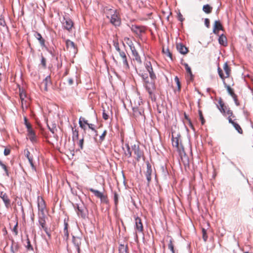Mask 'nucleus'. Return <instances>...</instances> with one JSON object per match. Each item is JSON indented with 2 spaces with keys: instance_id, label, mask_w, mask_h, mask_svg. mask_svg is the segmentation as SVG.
<instances>
[{
  "instance_id": "41",
  "label": "nucleus",
  "mask_w": 253,
  "mask_h": 253,
  "mask_svg": "<svg viewBox=\"0 0 253 253\" xmlns=\"http://www.w3.org/2000/svg\"><path fill=\"white\" fill-rule=\"evenodd\" d=\"M0 166L5 171V172L6 174V175L9 176V172H8V170L7 169V167L6 166V165H5L4 164H3L2 162L0 161Z\"/></svg>"
},
{
  "instance_id": "6",
  "label": "nucleus",
  "mask_w": 253,
  "mask_h": 253,
  "mask_svg": "<svg viewBox=\"0 0 253 253\" xmlns=\"http://www.w3.org/2000/svg\"><path fill=\"white\" fill-rule=\"evenodd\" d=\"M45 217L46 216L45 213L39 214L38 221L40 225L41 226L42 228L45 232L46 234L49 237L50 235L48 232L47 227L46 226Z\"/></svg>"
},
{
  "instance_id": "3",
  "label": "nucleus",
  "mask_w": 253,
  "mask_h": 253,
  "mask_svg": "<svg viewBox=\"0 0 253 253\" xmlns=\"http://www.w3.org/2000/svg\"><path fill=\"white\" fill-rule=\"evenodd\" d=\"M218 103L217 108L224 116L227 117V119L231 118L232 116L234 117L232 111L225 105L221 98L219 99Z\"/></svg>"
},
{
  "instance_id": "23",
  "label": "nucleus",
  "mask_w": 253,
  "mask_h": 253,
  "mask_svg": "<svg viewBox=\"0 0 253 253\" xmlns=\"http://www.w3.org/2000/svg\"><path fill=\"white\" fill-rule=\"evenodd\" d=\"M125 148L123 147V150L124 151V155L126 158H130L132 156V149L130 148L128 144H125Z\"/></svg>"
},
{
  "instance_id": "2",
  "label": "nucleus",
  "mask_w": 253,
  "mask_h": 253,
  "mask_svg": "<svg viewBox=\"0 0 253 253\" xmlns=\"http://www.w3.org/2000/svg\"><path fill=\"white\" fill-rule=\"evenodd\" d=\"M180 135H177L174 137L173 134H172V144L173 147H175L178 151L179 155L181 158V161L183 163H187L188 162V158L186 155L183 146L181 143H179V139Z\"/></svg>"
},
{
  "instance_id": "40",
  "label": "nucleus",
  "mask_w": 253,
  "mask_h": 253,
  "mask_svg": "<svg viewBox=\"0 0 253 253\" xmlns=\"http://www.w3.org/2000/svg\"><path fill=\"white\" fill-rule=\"evenodd\" d=\"M198 113L200 117V120L201 121V124L202 125H203L205 123V120L204 119L202 111L199 110L198 111Z\"/></svg>"
},
{
  "instance_id": "19",
  "label": "nucleus",
  "mask_w": 253,
  "mask_h": 253,
  "mask_svg": "<svg viewBox=\"0 0 253 253\" xmlns=\"http://www.w3.org/2000/svg\"><path fill=\"white\" fill-rule=\"evenodd\" d=\"M19 96L21 102V107L24 109V102H26V99H28L27 94L23 89L19 88Z\"/></svg>"
},
{
  "instance_id": "31",
  "label": "nucleus",
  "mask_w": 253,
  "mask_h": 253,
  "mask_svg": "<svg viewBox=\"0 0 253 253\" xmlns=\"http://www.w3.org/2000/svg\"><path fill=\"white\" fill-rule=\"evenodd\" d=\"M11 251L13 253H15L18 252L19 250V246L18 244L14 241H12L11 245Z\"/></svg>"
},
{
  "instance_id": "15",
  "label": "nucleus",
  "mask_w": 253,
  "mask_h": 253,
  "mask_svg": "<svg viewBox=\"0 0 253 253\" xmlns=\"http://www.w3.org/2000/svg\"><path fill=\"white\" fill-rule=\"evenodd\" d=\"M145 67L149 73L150 77L152 80H154L156 78V75L153 72L152 65L150 62L147 61L145 63Z\"/></svg>"
},
{
  "instance_id": "16",
  "label": "nucleus",
  "mask_w": 253,
  "mask_h": 253,
  "mask_svg": "<svg viewBox=\"0 0 253 253\" xmlns=\"http://www.w3.org/2000/svg\"><path fill=\"white\" fill-rule=\"evenodd\" d=\"M77 213L78 215L81 216L83 218H85L87 214V210L84 207L77 206Z\"/></svg>"
},
{
  "instance_id": "54",
  "label": "nucleus",
  "mask_w": 253,
  "mask_h": 253,
  "mask_svg": "<svg viewBox=\"0 0 253 253\" xmlns=\"http://www.w3.org/2000/svg\"><path fill=\"white\" fill-rule=\"evenodd\" d=\"M84 141V138H82L79 140V145L80 146L81 149H82L83 148Z\"/></svg>"
},
{
  "instance_id": "20",
  "label": "nucleus",
  "mask_w": 253,
  "mask_h": 253,
  "mask_svg": "<svg viewBox=\"0 0 253 253\" xmlns=\"http://www.w3.org/2000/svg\"><path fill=\"white\" fill-rule=\"evenodd\" d=\"M81 241V238L73 236L72 242L74 244L78 251H79V249H80Z\"/></svg>"
},
{
  "instance_id": "57",
  "label": "nucleus",
  "mask_w": 253,
  "mask_h": 253,
  "mask_svg": "<svg viewBox=\"0 0 253 253\" xmlns=\"http://www.w3.org/2000/svg\"><path fill=\"white\" fill-rule=\"evenodd\" d=\"M17 225H18V224L17 223L14 226V228L13 229V232H14L15 234L16 235H17V234H18V231H17Z\"/></svg>"
},
{
  "instance_id": "14",
  "label": "nucleus",
  "mask_w": 253,
  "mask_h": 253,
  "mask_svg": "<svg viewBox=\"0 0 253 253\" xmlns=\"http://www.w3.org/2000/svg\"><path fill=\"white\" fill-rule=\"evenodd\" d=\"M50 77L47 76L41 84V88L45 91L48 90V86L50 84Z\"/></svg>"
},
{
  "instance_id": "17",
  "label": "nucleus",
  "mask_w": 253,
  "mask_h": 253,
  "mask_svg": "<svg viewBox=\"0 0 253 253\" xmlns=\"http://www.w3.org/2000/svg\"><path fill=\"white\" fill-rule=\"evenodd\" d=\"M135 228L137 232L143 233V226L140 218L137 217L135 218Z\"/></svg>"
},
{
  "instance_id": "38",
  "label": "nucleus",
  "mask_w": 253,
  "mask_h": 253,
  "mask_svg": "<svg viewBox=\"0 0 253 253\" xmlns=\"http://www.w3.org/2000/svg\"><path fill=\"white\" fill-rule=\"evenodd\" d=\"M89 191L90 192H91L92 193H93L95 195V196H96L97 197H98L99 198L101 196V195L103 194L101 192H99V191L94 190L93 188H90Z\"/></svg>"
},
{
  "instance_id": "49",
  "label": "nucleus",
  "mask_w": 253,
  "mask_h": 253,
  "mask_svg": "<svg viewBox=\"0 0 253 253\" xmlns=\"http://www.w3.org/2000/svg\"><path fill=\"white\" fill-rule=\"evenodd\" d=\"M232 97V98L234 99V101L235 102V104L237 106H239L240 105V103H239V101L238 100L237 96L236 95V94L235 95V96H233Z\"/></svg>"
},
{
  "instance_id": "26",
  "label": "nucleus",
  "mask_w": 253,
  "mask_h": 253,
  "mask_svg": "<svg viewBox=\"0 0 253 253\" xmlns=\"http://www.w3.org/2000/svg\"><path fill=\"white\" fill-rule=\"evenodd\" d=\"M27 136L31 142H35L37 141V137L33 129H30L28 131Z\"/></svg>"
},
{
  "instance_id": "44",
  "label": "nucleus",
  "mask_w": 253,
  "mask_h": 253,
  "mask_svg": "<svg viewBox=\"0 0 253 253\" xmlns=\"http://www.w3.org/2000/svg\"><path fill=\"white\" fill-rule=\"evenodd\" d=\"M88 126L90 129H91L92 130L94 131L95 132V136H97L98 135L97 131L95 129L94 125L92 124H88Z\"/></svg>"
},
{
  "instance_id": "55",
  "label": "nucleus",
  "mask_w": 253,
  "mask_h": 253,
  "mask_svg": "<svg viewBox=\"0 0 253 253\" xmlns=\"http://www.w3.org/2000/svg\"><path fill=\"white\" fill-rule=\"evenodd\" d=\"M10 150L9 149L5 148L4 150V154L5 156H7L10 154Z\"/></svg>"
},
{
  "instance_id": "59",
  "label": "nucleus",
  "mask_w": 253,
  "mask_h": 253,
  "mask_svg": "<svg viewBox=\"0 0 253 253\" xmlns=\"http://www.w3.org/2000/svg\"><path fill=\"white\" fill-rule=\"evenodd\" d=\"M67 81H68V84L70 85L72 84L74 82L73 80L72 79H69Z\"/></svg>"
},
{
  "instance_id": "51",
  "label": "nucleus",
  "mask_w": 253,
  "mask_h": 253,
  "mask_svg": "<svg viewBox=\"0 0 253 253\" xmlns=\"http://www.w3.org/2000/svg\"><path fill=\"white\" fill-rule=\"evenodd\" d=\"M205 24L207 28H209L210 26V20L208 18H206L205 19Z\"/></svg>"
},
{
  "instance_id": "62",
  "label": "nucleus",
  "mask_w": 253,
  "mask_h": 253,
  "mask_svg": "<svg viewBox=\"0 0 253 253\" xmlns=\"http://www.w3.org/2000/svg\"><path fill=\"white\" fill-rule=\"evenodd\" d=\"M184 118L187 121V122H189V120H190L188 115L185 113H184Z\"/></svg>"
},
{
  "instance_id": "9",
  "label": "nucleus",
  "mask_w": 253,
  "mask_h": 253,
  "mask_svg": "<svg viewBox=\"0 0 253 253\" xmlns=\"http://www.w3.org/2000/svg\"><path fill=\"white\" fill-rule=\"evenodd\" d=\"M130 48L131 50L132 54L133 56V60H135L138 63H141V59L138 51L136 49L135 46L133 44H129Z\"/></svg>"
},
{
  "instance_id": "60",
  "label": "nucleus",
  "mask_w": 253,
  "mask_h": 253,
  "mask_svg": "<svg viewBox=\"0 0 253 253\" xmlns=\"http://www.w3.org/2000/svg\"><path fill=\"white\" fill-rule=\"evenodd\" d=\"M82 120L83 121V123H84V125H86L88 126V124H89V123H88L87 121V120H85L84 119V118H82Z\"/></svg>"
},
{
  "instance_id": "52",
  "label": "nucleus",
  "mask_w": 253,
  "mask_h": 253,
  "mask_svg": "<svg viewBox=\"0 0 253 253\" xmlns=\"http://www.w3.org/2000/svg\"><path fill=\"white\" fill-rule=\"evenodd\" d=\"M25 122H26V126L27 127V131H28L30 129H33L32 127H31V126L30 124L28 123L27 122V119L25 118Z\"/></svg>"
},
{
  "instance_id": "42",
  "label": "nucleus",
  "mask_w": 253,
  "mask_h": 253,
  "mask_svg": "<svg viewBox=\"0 0 253 253\" xmlns=\"http://www.w3.org/2000/svg\"><path fill=\"white\" fill-rule=\"evenodd\" d=\"M101 201V202L107 203H108V198L107 196L104 195L103 194L101 195V196L99 198Z\"/></svg>"
},
{
  "instance_id": "45",
  "label": "nucleus",
  "mask_w": 253,
  "mask_h": 253,
  "mask_svg": "<svg viewBox=\"0 0 253 253\" xmlns=\"http://www.w3.org/2000/svg\"><path fill=\"white\" fill-rule=\"evenodd\" d=\"M79 124L80 125V126L84 130L86 129V126L83 123V121L82 120V118H81L79 120Z\"/></svg>"
},
{
  "instance_id": "12",
  "label": "nucleus",
  "mask_w": 253,
  "mask_h": 253,
  "mask_svg": "<svg viewBox=\"0 0 253 253\" xmlns=\"http://www.w3.org/2000/svg\"><path fill=\"white\" fill-rule=\"evenodd\" d=\"M66 45L68 50L75 53L77 52V48L74 42L69 40L66 41Z\"/></svg>"
},
{
  "instance_id": "30",
  "label": "nucleus",
  "mask_w": 253,
  "mask_h": 253,
  "mask_svg": "<svg viewBox=\"0 0 253 253\" xmlns=\"http://www.w3.org/2000/svg\"><path fill=\"white\" fill-rule=\"evenodd\" d=\"M26 157L29 160V162L31 165V166L32 167V169L34 170L36 169V168L33 164V157L30 156V152L29 151H27L26 154Z\"/></svg>"
},
{
  "instance_id": "47",
  "label": "nucleus",
  "mask_w": 253,
  "mask_h": 253,
  "mask_svg": "<svg viewBox=\"0 0 253 253\" xmlns=\"http://www.w3.org/2000/svg\"><path fill=\"white\" fill-rule=\"evenodd\" d=\"M107 134V130H105L102 135L100 136V140L102 142L104 140V138L106 135Z\"/></svg>"
},
{
  "instance_id": "21",
  "label": "nucleus",
  "mask_w": 253,
  "mask_h": 253,
  "mask_svg": "<svg viewBox=\"0 0 253 253\" xmlns=\"http://www.w3.org/2000/svg\"><path fill=\"white\" fill-rule=\"evenodd\" d=\"M228 120L229 121V123L231 124L235 129L240 134L243 133V130L240 125L234 122V120H233L231 118H228Z\"/></svg>"
},
{
  "instance_id": "5",
  "label": "nucleus",
  "mask_w": 253,
  "mask_h": 253,
  "mask_svg": "<svg viewBox=\"0 0 253 253\" xmlns=\"http://www.w3.org/2000/svg\"><path fill=\"white\" fill-rule=\"evenodd\" d=\"M132 151L133 152L134 157L137 162L141 160L144 161L145 156L142 150H141L139 145L134 144L132 146Z\"/></svg>"
},
{
  "instance_id": "22",
  "label": "nucleus",
  "mask_w": 253,
  "mask_h": 253,
  "mask_svg": "<svg viewBox=\"0 0 253 253\" xmlns=\"http://www.w3.org/2000/svg\"><path fill=\"white\" fill-rule=\"evenodd\" d=\"M152 172V169L151 168V166L150 164H147V170L145 172V176L146 177L148 183H149L151 180V174Z\"/></svg>"
},
{
  "instance_id": "63",
  "label": "nucleus",
  "mask_w": 253,
  "mask_h": 253,
  "mask_svg": "<svg viewBox=\"0 0 253 253\" xmlns=\"http://www.w3.org/2000/svg\"><path fill=\"white\" fill-rule=\"evenodd\" d=\"M167 55L169 56L171 59L172 58V54L170 52V51L168 49Z\"/></svg>"
},
{
  "instance_id": "61",
  "label": "nucleus",
  "mask_w": 253,
  "mask_h": 253,
  "mask_svg": "<svg viewBox=\"0 0 253 253\" xmlns=\"http://www.w3.org/2000/svg\"><path fill=\"white\" fill-rule=\"evenodd\" d=\"M28 107V102H27V99H26V102L25 101L24 102V108H27Z\"/></svg>"
},
{
  "instance_id": "46",
  "label": "nucleus",
  "mask_w": 253,
  "mask_h": 253,
  "mask_svg": "<svg viewBox=\"0 0 253 253\" xmlns=\"http://www.w3.org/2000/svg\"><path fill=\"white\" fill-rule=\"evenodd\" d=\"M41 64L43 68H46V59L43 56H42Z\"/></svg>"
},
{
  "instance_id": "56",
  "label": "nucleus",
  "mask_w": 253,
  "mask_h": 253,
  "mask_svg": "<svg viewBox=\"0 0 253 253\" xmlns=\"http://www.w3.org/2000/svg\"><path fill=\"white\" fill-rule=\"evenodd\" d=\"M114 45L115 49L117 51H120V48L119 47V45L118 42H114Z\"/></svg>"
},
{
  "instance_id": "53",
  "label": "nucleus",
  "mask_w": 253,
  "mask_h": 253,
  "mask_svg": "<svg viewBox=\"0 0 253 253\" xmlns=\"http://www.w3.org/2000/svg\"><path fill=\"white\" fill-rule=\"evenodd\" d=\"M102 117L105 120H107L109 118V116L108 114L105 112V111L104 110L103 114H102Z\"/></svg>"
},
{
  "instance_id": "35",
  "label": "nucleus",
  "mask_w": 253,
  "mask_h": 253,
  "mask_svg": "<svg viewBox=\"0 0 253 253\" xmlns=\"http://www.w3.org/2000/svg\"><path fill=\"white\" fill-rule=\"evenodd\" d=\"M119 253H128V248L127 246L120 245L119 248Z\"/></svg>"
},
{
  "instance_id": "27",
  "label": "nucleus",
  "mask_w": 253,
  "mask_h": 253,
  "mask_svg": "<svg viewBox=\"0 0 253 253\" xmlns=\"http://www.w3.org/2000/svg\"><path fill=\"white\" fill-rule=\"evenodd\" d=\"M64 229H63V235L64 237L65 238V240L67 241L69 239V234L68 232V223L67 222L64 221Z\"/></svg>"
},
{
  "instance_id": "13",
  "label": "nucleus",
  "mask_w": 253,
  "mask_h": 253,
  "mask_svg": "<svg viewBox=\"0 0 253 253\" xmlns=\"http://www.w3.org/2000/svg\"><path fill=\"white\" fill-rule=\"evenodd\" d=\"M117 51L119 52L120 57L122 58L124 67L126 69H129V65H128V62L127 60L126 56V53L125 52V51L121 50V49H120V51Z\"/></svg>"
},
{
  "instance_id": "39",
  "label": "nucleus",
  "mask_w": 253,
  "mask_h": 253,
  "mask_svg": "<svg viewBox=\"0 0 253 253\" xmlns=\"http://www.w3.org/2000/svg\"><path fill=\"white\" fill-rule=\"evenodd\" d=\"M173 241L172 239H171L169 241V244L168 245L169 249L171 251L172 253H175L174 250V245L173 244Z\"/></svg>"
},
{
  "instance_id": "58",
  "label": "nucleus",
  "mask_w": 253,
  "mask_h": 253,
  "mask_svg": "<svg viewBox=\"0 0 253 253\" xmlns=\"http://www.w3.org/2000/svg\"><path fill=\"white\" fill-rule=\"evenodd\" d=\"M188 123V125L189 126L193 129V130H195L194 129V127L192 123V122L191 121V120H189V122H187Z\"/></svg>"
},
{
  "instance_id": "32",
  "label": "nucleus",
  "mask_w": 253,
  "mask_h": 253,
  "mask_svg": "<svg viewBox=\"0 0 253 253\" xmlns=\"http://www.w3.org/2000/svg\"><path fill=\"white\" fill-rule=\"evenodd\" d=\"M183 65L184 66L187 73L190 76V79L193 80V75L192 74V72L190 67L189 66V65L187 63H185Z\"/></svg>"
},
{
  "instance_id": "48",
  "label": "nucleus",
  "mask_w": 253,
  "mask_h": 253,
  "mask_svg": "<svg viewBox=\"0 0 253 253\" xmlns=\"http://www.w3.org/2000/svg\"><path fill=\"white\" fill-rule=\"evenodd\" d=\"M0 25L3 27L5 26V25H6L4 18L1 16H0Z\"/></svg>"
},
{
  "instance_id": "36",
  "label": "nucleus",
  "mask_w": 253,
  "mask_h": 253,
  "mask_svg": "<svg viewBox=\"0 0 253 253\" xmlns=\"http://www.w3.org/2000/svg\"><path fill=\"white\" fill-rule=\"evenodd\" d=\"M72 131H73V140L74 141H76L78 140L79 139V131L76 128H72Z\"/></svg>"
},
{
  "instance_id": "11",
  "label": "nucleus",
  "mask_w": 253,
  "mask_h": 253,
  "mask_svg": "<svg viewBox=\"0 0 253 253\" xmlns=\"http://www.w3.org/2000/svg\"><path fill=\"white\" fill-rule=\"evenodd\" d=\"M62 23L64 28L68 31H70L72 30L74 25L73 22L69 18L64 17Z\"/></svg>"
},
{
  "instance_id": "28",
  "label": "nucleus",
  "mask_w": 253,
  "mask_h": 253,
  "mask_svg": "<svg viewBox=\"0 0 253 253\" xmlns=\"http://www.w3.org/2000/svg\"><path fill=\"white\" fill-rule=\"evenodd\" d=\"M218 42L220 44L226 46L227 45V40L226 36L223 34L220 35L218 38Z\"/></svg>"
},
{
  "instance_id": "7",
  "label": "nucleus",
  "mask_w": 253,
  "mask_h": 253,
  "mask_svg": "<svg viewBox=\"0 0 253 253\" xmlns=\"http://www.w3.org/2000/svg\"><path fill=\"white\" fill-rule=\"evenodd\" d=\"M38 207L39 210V214L45 213L46 209L45 202L42 197H38Z\"/></svg>"
},
{
  "instance_id": "1",
  "label": "nucleus",
  "mask_w": 253,
  "mask_h": 253,
  "mask_svg": "<svg viewBox=\"0 0 253 253\" xmlns=\"http://www.w3.org/2000/svg\"><path fill=\"white\" fill-rule=\"evenodd\" d=\"M104 12L106 17L110 19V23L115 26H119L121 23V20L119 12L117 9L112 8L109 6L104 8Z\"/></svg>"
},
{
  "instance_id": "50",
  "label": "nucleus",
  "mask_w": 253,
  "mask_h": 253,
  "mask_svg": "<svg viewBox=\"0 0 253 253\" xmlns=\"http://www.w3.org/2000/svg\"><path fill=\"white\" fill-rule=\"evenodd\" d=\"M114 199L115 205H117L118 203V195L117 192H115L114 194Z\"/></svg>"
},
{
  "instance_id": "25",
  "label": "nucleus",
  "mask_w": 253,
  "mask_h": 253,
  "mask_svg": "<svg viewBox=\"0 0 253 253\" xmlns=\"http://www.w3.org/2000/svg\"><path fill=\"white\" fill-rule=\"evenodd\" d=\"M176 47L179 52L182 54H185L188 52V48L181 43L177 44Z\"/></svg>"
},
{
  "instance_id": "29",
  "label": "nucleus",
  "mask_w": 253,
  "mask_h": 253,
  "mask_svg": "<svg viewBox=\"0 0 253 253\" xmlns=\"http://www.w3.org/2000/svg\"><path fill=\"white\" fill-rule=\"evenodd\" d=\"M37 39L39 41L40 44L42 47H45V41L40 33H37L35 35Z\"/></svg>"
},
{
  "instance_id": "10",
  "label": "nucleus",
  "mask_w": 253,
  "mask_h": 253,
  "mask_svg": "<svg viewBox=\"0 0 253 253\" xmlns=\"http://www.w3.org/2000/svg\"><path fill=\"white\" fill-rule=\"evenodd\" d=\"M131 31L137 35H140L145 31V28L144 26L133 25L131 27Z\"/></svg>"
},
{
  "instance_id": "34",
  "label": "nucleus",
  "mask_w": 253,
  "mask_h": 253,
  "mask_svg": "<svg viewBox=\"0 0 253 253\" xmlns=\"http://www.w3.org/2000/svg\"><path fill=\"white\" fill-rule=\"evenodd\" d=\"M223 83L225 87L226 88L227 90L228 93L231 96H235V95L236 94L234 93L233 89L232 88H231V87L229 85H227L226 84V83H225V82H223Z\"/></svg>"
},
{
  "instance_id": "37",
  "label": "nucleus",
  "mask_w": 253,
  "mask_h": 253,
  "mask_svg": "<svg viewBox=\"0 0 253 253\" xmlns=\"http://www.w3.org/2000/svg\"><path fill=\"white\" fill-rule=\"evenodd\" d=\"M174 82L176 84L177 90L179 92L181 90V83L177 76L174 77Z\"/></svg>"
},
{
  "instance_id": "43",
  "label": "nucleus",
  "mask_w": 253,
  "mask_h": 253,
  "mask_svg": "<svg viewBox=\"0 0 253 253\" xmlns=\"http://www.w3.org/2000/svg\"><path fill=\"white\" fill-rule=\"evenodd\" d=\"M202 234H203V238L204 241H206L208 239V235L207 234L206 230L204 228L202 229Z\"/></svg>"
},
{
  "instance_id": "33",
  "label": "nucleus",
  "mask_w": 253,
  "mask_h": 253,
  "mask_svg": "<svg viewBox=\"0 0 253 253\" xmlns=\"http://www.w3.org/2000/svg\"><path fill=\"white\" fill-rule=\"evenodd\" d=\"M212 7L209 4L204 5L203 7V10L207 14H209L211 12Z\"/></svg>"
},
{
  "instance_id": "64",
  "label": "nucleus",
  "mask_w": 253,
  "mask_h": 253,
  "mask_svg": "<svg viewBox=\"0 0 253 253\" xmlns=\"http://www.w3.org/2000/svg\"><path fill=\"white\" fill-rule=\"evenodd\" d=\"M182 17V15L180 14L179 16V19L181 21H182L183 19Z\"/></svg>"
},
{
  "instance_id": "4",
  "label": "nucleus",
  "mask_w": 253,
  "mask_h": 253,
  "mask_svg": "<svg viewBox=\"0 0 253 253\" xmlns=\"http://www.w3.org/2000/svg\"><path fill=\"white\" fill-rule=\"evenodd\" d=\"M223 70L225 72V74L223 73V70L220 68L218 67L217 71L218 75L222 80L223 82H225V79L226 78H229L230 76L231 70V68L228 65L227 62H225L223 67Z\"/></svg>"
},
{
  "instance_id": "24",
  "label": "nucleus",
  "mask_w": 253,
  "mask_h": 253,
  "mask_svg": "<svg viewBox=\"0 0 253 253\" xmlns=\"http://www.w3.org/2000/svg\"><path fill=\"white\" fill-rule=\"evenodd\" d=\"M223 29V27L219 21H215L213 26V32L215 34H218L219 31Z\"/></svg>"
},
{
  "instance_id": "8",
  "label": "nucleus",
  "mask_w": 253,
  "mask_h": 253,
  "mask_svg": "<svg viewBox=\"0 0 253 253\" xmlns=\"http://www.w3.org/2000/svg\"><path fill=\"white\" fill-rule=\"evenodd\" d=\"M145 86L150 97H152V95L153 94L154 92L156 89V86L154 80L151 82L145 81Z\"/></svg>"
},
{
  "instance_id": "18",
  "label": "nucleus",
  "mask_w": 253,
  "mask_h": 253,
  "mask_svg": "<svg viewBox=\"0 0 253 253\" xmlns=\"http://www.w3.org/2000/svg\"><path fill=\"white\" fill-rule=\"evenodd\" d=\"M0 197L2 199L5 207L8 208L10 206V201L7 194L5 193L1 192L0 193Z\"/></svg>"
}]
</instances>
